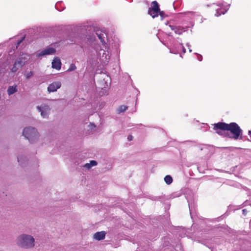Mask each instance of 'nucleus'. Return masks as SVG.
<instances>
[{"instance_id":"nucleus-1","label":"nucleus","mask_w":251,"mask_h":251,"mask_svg":"<svg viewBox=\"0 0 251 251\" xmlns=\"http://www.w3.org/2000/svg\"><path fill=\"white\" fill-rule=\"evenodd\" d=\"M97 37L100 40L102 43V47L100 49L98 52L96 51L97 55H95L93 50H90L89 55L93 59L99 58L100 61L103 63L107 64L110 58L109 52V47L105 42V38L107 37L105 32L101 31H98L96 32Z\"/></svg>"},{"instance_id":"nucleus-2","label":"nucleus","mask_w":251,"mask_h":251,"mask_svg":"<svg viewBox=\"0 0 251 251\" xmlns=\"http://www.w3.org/2000/svg\"><path fill=\"white\" fill-rule=\"evenodd\" d=\"M213 129L216 133L221 135L225 134L226 131H230L233 134L232 138L237 140L242 134V130L235 123L227 124L225 123L219 122L213 125Z\"/></svg>"},{"instance_id":"nucleus-3","label":"nucleus","mask_w":251,"mask_h":251,"mask_svg":"<svg viewBox=\"0 0 251 251\" xmlns=\"http://www.w3.org/2000/svg\"><path fill=\"white\" fill-rule=\"evenodd\" d=\"M16 244L21 248L31 249L35 246V239L30 235L22 234L17 238Z\"/></svg>"},{"instance_id":"nucleus-4","label":"nucleus","mask_w":251,"mask_h":251,"mask_svg":"<svg viewBox=\"0 0 251 251\" xmlns=\"http://www.w3.org/2000/svg\"><path fill=\"white\" fill-rule=\"evenodd\" d=\"M23 135L31 143L37 141L40 136L37 130L35 128L30 126L24 129Z\"/></svg>"},{"instance_id":"nucleus-5","label":"nucleus","mask_w":251,"mask_h":251,"mask_svg":"<svg viewBox=\"0 0 251 251\" xmlns=\"http://www.w3.org/2000/svg\"><path fill=\"white\" fill-rule=\"evenodd\" d=\"M36 109L40 113L41 117L45 119H47L50 112V106L46 103H42L40 105H37Z\"/></svg>"},{"instance_id":"nucleus-6","label":"nucleus","mask_w":251,"mask_h":251,"mask_svg":"<svg viewBox=\"0 0 251 251\" xmlns=\"http://www.w3.org/2000/svg\"><path fill=\"white\" fill-rule=\"evenodd\" d=\"M151 5V7L148 10V13L153 18H154L158 16L159 12H160V9L159 5L156 1H152Z\"/></svg>"},{"instance_id":"nucleus-7","label":"nucleus","mask_w":251,"mask_h":251,"mask_svg":"<svg viewBox=\"0 0 251 251\" xmlns=\"http://www.w3.org/2000/svg\"><path fill=\"white\" fill-rule=\"evenodd\" d=\"M61 86V83L60 81H54L50 84L48 87V91L49 93L54 92L59 89Z\"/></svg>"},{"instance_id":"nucleus-8","label":"nucleus","mask_w":251,"mask_h":251,"mask_svg":"<svg viewBox=\"0 0 251 251\" xmlns=\"http://www.w3.org/2000/svg\"><path fill=\"white\" fill-rule=\"evenodd\" d=\"M55 51L56 50L54 48L49 47L41 51L40 52L37 53L36 56L41 57L46 55L53 54Z\"/></svg>"},{"instance_id":"nucleus-9","label":"nucleus","mask_w":251,"mask_h":251,"mask_svg":"<svg viewBox=\"0 0 251 251\" xmlns=\"http://www.w3.org/2000/svg\"><path fill=\"white\" fill-rule=\"evenodd\" d=\"M169 27L172 30H174L175 33L181 35L182 33L187 30L188 27H182L180 26H175L172 25H169Z\"/></svg>"},{"instance_id":"nucleus-10","label":"nucleus","mask_w":251,"mask_h":251,"mask_svg":"<svg viewBox=\"0 0 251 251\" xmlns=\"http://www.w3.org/2000/svg\"><path fill=\"white\" fill-rule=\"evenodd\" d=\"M25 64V61H22V60H16L15 62V63L13 65V67L11 69V71L12 72H17L19 69L22 68Z\"/></svg>"},{"instance_id":"nucleus-11","label":"nucleus","mask_w":251,"mask_h":251,"mask_svg":"<svg viewBox=\"0 0 251 251\" xmlns=\"http://www.w3.org/2000/svg\"><path fill=\"white\" fill-rule=\"evenodd\" d=\"M52 68L59 70L61 69V62L58 57H55L51 63Z\"/></svg>"},{"instance_id":"nucleus-12","label":"nucleus","mask_w":251,"mask_h":251,"mask_svg":"<svg viewBox=\"0 0 251 251\" xmlns=\"http://www.w3.org/2000/svg\"><path fill=\"white\" fill-rule=\"evenodd\" d=\"M105 232L104 231L97 232L94 234V238L97 240H101L103 239L105 236Z\"/></svg>"},{"instance_id":"nucleus-13","label":"nucleus","mask_w":251,"mask_h":251,"mask_svg":"<svg viewBox=\"0 0 251 251\" xmlns=\"http://www.w3.org/2000/svg\"><path fill=\"white\" fill-rule=\"evenodd\" d=\"M229 6V5H228V6L226 8H223L221 6H220V8H217L216 9V12L215 14V16L218 17V16H219L220 15H221L222 14H225V13L228 9Z\"/></svg>"},{"instance_id":"nucleus-14","label":"nucleus","mask_w":251,"mask_h":251,"mask_svg":"<svg viewBox=\"0 0 251 251\" xmlns=\"http://www.w3.org/2000/svg\"><path fill=\"white\" fill-rule=\"evenodd\" d=\"M17 85H14L13 86H10L8 87L7 90V94L9 96L12 95L17 91Z\"/></svg>"},{"instance_id":"nucleus-15","label":"nucleus","mask_w":251,"mask_h":251,"mask_svg":"<svg viewBox=\"0 0 251 251\" xmlns=\"http://www.w3.org/2000/svg\"><path fill=\"white\" fill-rule=\"evenodd\" d=\"M97 165V162L95 160H91L90 163H86L83 167L87 169H90L92 167L96 166Z\"/></svg>"},{"instance_id":"nucleus-16","label":"nucleus","mask_w":251,"mask_h":251,"mask_svg":"<svg viewBox=\"0 0 251 251\" xmlns=\"http://www.w3.org/2000/svg\"><path fill=\"white\" fill-rule=\"evenodd\" d=\"M179 46L177 48L176 44H173L172 48L170 49V51L172 53L177 54L179 53Z\"/></svg>"},{"instance_id":"nucleus-17","label":"nucleus","mask_w":251,"mask_h":251,"mask_svg":"<svg viewBox=\"0 0 251 251\" xmlns=\"http://www.w3.org/2000/svg\"><path fill=\"white\" fill-rule=\"evenodd\" d=\"M28 57L29 56L27 54L23 53L22 55H21L20 57L17 59V60H22V61H25V63L28 59Z\"/></svg>"},{"instance_id":"nucleus-18","label":"nucleus","mask_w":251,"mask_h":251,"mask_svg":"<svg viewBox=\"0 0 251 251\" xmlns=\"http://www.w3.org/2000/svg\"><path fill=\"white\" fill-rule=\"evenodd\" d=\"M164 181L167 184H170L173 181V179L170 176L167 175L164 177Z\"/></svg>"},{"instance_id":"nucleus-19","label":"nucleus","mask_w":251,"mask_h":251,"mask_svg":"<svg viewBox=\"0 0 251 251\" xmlns=\"http://www.w3.org/2000/svg\"><path fill=\"white\" fill-rule=\"evenodd\" d=\"M127 108V107L125 105H121L118 109V112L120 113L121 112H124L125 111Z\"/></svg>"},{"instance_id":"nucleus-20","label":"nucleus","mask_w":251,"mask_h":251,"mask_svg":"<svg viewBox=\"0 0 251 251\" xmlns=\"http://www.w3.org/2000/svg\"><path fill=\"white\" fill-rule=\"evenodd\" d=\"M76 67L74 64H71L69 68L68 69V72H72L76 69Z\"/></svg>"},{"instance_id":"nucleus-21","label":"nucleus","mask_w":251,"mask_h":251,"mask_svg":"<svg viewBox=\"0 0 251 251\" xmlns=\"http://www.w3.org/2000/svg\"><path fill=\"white\" fill-rule=\"evenodd\" d=\"M27 79L30 78L33 75V73L31 71L28 72L25 75Z\"/></svg>"},{"instance_id":"nucleus-22","label":"nucleus","mask_w":251,"mask_h":251,"mask_svg":"<svg viewBox=\"0 0 251 251\" xmlns=\"http://www.w3.org/2000/svg\"><path fill=\"white\" fill-rule=\"evenodd\" d=\"M180 14H183L185 16H193L194 15V13L193 12H185L184 13H180Z\"/></svg>"},{"instance_id":"nucleus-23","label":"nucleus","mask_w":251,"mask_h":251,"mask_svg":"<svg viewBox=\"0 0 251 251\" xmlns=\"http://www.w3.org/2000/svg\"><path fill=\"white\" fill-rule=\"evenodd\" d=\"M159 14L160 16L161 20H163L166 16L165 13L163 11H161L160 10L159 12Z\"/></svg>"},{"instance_id":"nucleus-24","label":"nucleus","mask_w":251,"mask_h":251,"mask_svg":"<svg viewBox=\"0 0 251 251\" xmlns=\"http://www.w3.org/2000/svg\"><path fill=\"white\" fill-rule=\"evenodd\" d=\"M179 47H180V49H182V51L183 52V53H185L186 52V50L184 48L183 45L182 44H179Z\"/></svg>"},{"instance_id":"nucleus-25","label":"nucleus","mask_w":251,"mask_h":251,"mask_svg":"<svg viewBox=\"0 0 251 251\" xmlns=\"http://www.w3.org/2000/svg\"><path fill=\"white\" fill-rule=\"evenodd\" d=\"M175 250L176 251H182V250L181 249L180 245L176 246V247L175 248Z\"/></svg>"},{"instance_id":"nucleus-26","label":"nucleus","mask_w":251,"mask_h":251,"mask_svg":"<svg viewBox=\"0 0 251 251\" xmlns=\"http://www.w3.org/2000/svg\"><path fill=\"white\" fill-rule=\"evenodd\" d=\"M25 36L23 37H22V38L20 40H19V41H18L17 42V47L18 46H19V45H20V44L23 42V41L24 40V39H25Z\"/></svg>"},{"instance_id":"nucleus-27","label":"nucleus","mask_w":251,"mask_h":251,"mask_svg":"<svg viewBox=\"0 0 251 251\" xmlns=\"http://www.w3.org/2000/svg\"><path fill=\"white\" fill-rule=\"evenodd\" d=\"M18 161L21 164H22V156H18L17 157Z\"/></svg>"},{"instance_id":"nucleus-28","label":"nucleus","mask_w":251,"mask_h":251,"mask_svg":"<svg viewBox=\"0 0 251 251\" xmlns=\"http://www.w3.org/2000/svg\"><path fill=\"white\" fill-rule=\"evenodd\" d=\"M202 56L201 55H200V54H198V59L200 61H201L202 60Z\"/></svg>"},{"instance_id":"nucleus-29","label":"nucleus","mask_w":251,"mask_h":251,"mask_svg":"<svg viewBox=\"0 0 251 251\" xmlns=\"http://www.w3.org/2000/svg\"><path fill=\"white\" fill-rule=\"evenodd\" d=\"M242 212H243V213L244 214V215H246L247 214V211L246 210V209H243L242 210Z\"/></svg>"},{"instance_id":"nucleus-30","label":"nucleus","mask_w":251,"mask_h":251,"mask_svg":"<svg viewBox=\"0 0 251 251\" xmlns=\"http://www.w3.org/2000/svg\"><path fill=\"white\" fill-rule=\"evenodd\" d=\"M248 134H249V135L250 136V137L251 138L250 141H251V130H249V131Z\"/></svg>"},{"instance_id":"nucleus-31","label":"nucleus","mask_w":251,"mask_h":251,"mask_svg":"<svg viewBox=\"0 0 251 251\" xmlns=\"http://www.w3.org/2000/svg\"><path fill=\"white\" fill-rule=\"evenodd\" d=\"M186 46L188 47V48H190L191 47V45L189 43H187Z\"/></svg>"},{"instance_id":"nucleus-32","label":"nucleus","mask_w":251,"mask_h":251,"mask_svg":"<svg viewBox=\"0 0 251 251\" xmlns=\"http://www.w3.org/2000/svg\"><path fill=\"white\" fill-rule=\"evenodd\" d=\"M188 202H189V210H190V213L191 212V205L189 203V201H188Z\"/></svg>"},{"instance_id":"nucleus-33","label":"nucleus","mask_w":251,"mask_h":251,"mask_svg":"<svg viewBox=\"0 0 251 251\" xmlns=\"http://www.w3.org/2000/svg\"><path fill=\"white\" fill-rule=\"evenodd\" d=\"M132 137L131 136H129L128 137V140H131L132 139Z\"/></svg>"},{"instance_id":"nucleus-34","label":"nucleus","mask_w":251,"mask_h":251,"mask_svg":"<svg viewBox=\"0 0 251 251\" xmlns=\"http://www.w3.org/2000/svg\"><path fill=\"white\" fill-rule=\"evenodd\" d=\"M189 49V51L190 52H192V50L190 48H188Z\"/></svg>"}]
</instances>
